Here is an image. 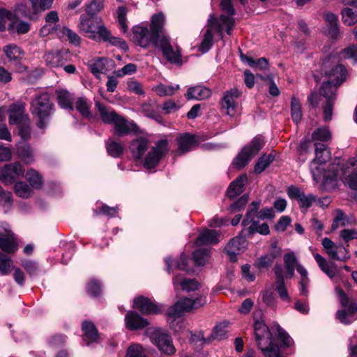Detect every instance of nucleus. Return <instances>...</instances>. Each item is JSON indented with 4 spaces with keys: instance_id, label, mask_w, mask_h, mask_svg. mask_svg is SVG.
I'll return each instance as SVG.
<instances>
[{
    "instance_id": "obj_41",
    "label": "nucleus",
    "mask_w": 357,
    "mask_h": 357,
    "mask_svg": "<svg viewBox=\"0 0 357 357\" xmlns=\"http://www.w3.org/2000/svg\"><path fill=\"white\" fill-rule=\"evenodd\" d=\"M44 59L47 66L50 68L61 66L65 62L62 52L57 50L52 51L45 54L44 56Z\"/></svg>"
},
{
    "instance_id": "obj_51",
    "label": "nucleus",
    "mask_w": 357,
    "mask_h": 357,
    "mask_svg": "<svg viewBox=\"0 0 357 357\" xmlns=\"http://www.w3.org/2000/svg\"><path fill=\"white\" fill-rule=\"evenodd\" d=\"M180 86L178 84H176L175 86L172 85H165L162 84H160L153 88V90L159 96H172L174 94L175 91L179 89Z\"/></svg>"
},
{
    "instance_id": "obj_39",
    "label": "nucleus",
    "mask_w": 357,
    "mask_h": 357,
    "mask_svg": "<svg viewBox=\"0 0 357 357\" xmlns=\"http://www.w3.org/2000/svg\"><path fill=\"white\" fill-rule=\"evenodd\" d=\"M165 23V17L162 13L154 14L151 17V30L155 33L158 38L164 36L163 30Z\"/></svg>"
},
{
    "instance_id": "obj_35",
    "label": "nucleus",
    "mask_w": 357,
    "mask_h": 357,
    "mask_svg": "<svg viewBox=\"0 0 357 357\" xmlns=\"http://www.w3.org/2000/svg\"><path fill=\"white\" fill-rule=\"evenodd\" d=\"M197 141L194 135L189 133L181 135L178 139V154L181 155L191 150Z\"/></svg>"
},
{
    "instance_id": "obj_10",
    "label": "nucleus",
    "mask_w": 357,
    "mask_h": 357,
    "mask_svg": "<svg viewBox=\"0 0 357 357\" xmlns=\"http://www.w3.org/2000/svg\"><path fill=\"white\" fill-rule=\"evenodd\" d=\"M155 47L160 49L163 56L170 63L178 66L183 64L181 48L177 45L172 46L169 36H162Z\"/></svg>"
},
{
    "instance_id": "obj_60",
    "label": "nucleus",
    "mask_w": 357,
    "mask_h": 357,
    "mask_svg": "<svg viewBox=\"0 0 357 357\" xmlns=\"http://www.w3.org/2000/svg\"><path fill=\"white\" fill-rule=\"evenodd\" d=\"M12 264L11 259L0 252V274L2 275H8L10 273Z\"/></svg>"
},
{
    "instance_id": "obj_56",
    "label": "nucleus",
    "mask_w": 357,
    "mask_h": 357,
    "mask_svg": "<svg viewBox=\"0 0 357 357\" xmlns=\"http://www.w3.org/2000/svg\"><path fill=\"white\" fill-rule=\"evenodd\" d=\"M247 226L248 233L250 234L257 232L262 235H267L270 233L269 227L266 223L258 225L257 221L255 220Z\"/></svg>"
},
{
    "instance_id": "obj_18",
    "label": "nucleus",
    "mask_w": 357,
    "mask_h": 357,
    "mask_svg": "<svg viewBox=\"0 0 357 357\" xmlns=\"http://www.w3.org/2000/svg\"><path fill=\"white\" fill-rule=\"evenodd\" d=\"M287 195L290 199H296L302 209L307 210L311 207L316 201V197L312 194L305 195L304 192L295 186H290L287 189Z\"/></svg>"
},
{
    "instance_id": "obj_12",
    "label": "nucleus",
    "mask_w": 357,
    "mask_h": 357,
    "mask_svg": "<svg viewBox=\"0 0 357 357\" xmlns=\"http://www.w3.org/2000/svg\"><path fill=\"white\" fill-rule=\"evenodd\" d=\"M322 245L329 257L333 260L346 261L350 258L349 252L342 244L336 245L329 238L322 240Z\"/></svg>"
},
{
    "instance_id": "obj_54",
    "label": "nucleus",
    "mask_w": 357,
    "mask_h": 357,
    "mask_svg": "<svg viewBox=\"0 0 357 357\" xmlns=\"http://www.w3.org/2000/svg\"><path fill=\"white\" fill-rule=\"evenodd\" d=\"M274 160V156L271 154L263 155L259 158L255 166V172L260 174Z\"/></svg>"
},
{
    "instance_id": "obj_63",
    "label": "nucleus",
    "mask_w": 357,
    "mask_h": 357,
    "mask_svg": "<svg viewBox=\"0 0 357 357\" xmlns=\"http://www.w3.org/2000/svg\"><path fill=\"white\" fill-rule=\"evenodd\" d=\"M141 112L149 118L159 121L160 115L155 111L153 105L151 102L142 105Z\"/></svg>"
},
{
    "instance_id": "obj_40",
    "label": "nucleus",
    "mask_w": 357,
    "mask_h": 357,
    "mask_svg": "<svg viewBox=\"0 0 357 357\" xmlns=\"http://www.w3.org/2000/svg\"><path fill=\"white\" fill-rule=\"evenodd\" d=\"M96 107L100 115L102 121L107 124H112L114 120L118 118L119 114L113 109L99 102H96Z\"/></svg>"
},
{
    "instance_id": "obj_45",
    "label": "nucleus",
    "mask_w": 357,
    "mask_h": 357,
    "mask_svg": "<svg viewBox=\"0 0 357 357\" xmlns=\"http://www.w3.org/2000/svg\"><path fill=\"white\" fill-rule=\"evenodd\" d=\"M75 107L82 117L86 119H89L91 117V103L86 98H78L75 102Z\"/></svg>"
},
{
    "instance_id": "obj_59",
    "label": "nucleus",
    "mask_w": 357,
    "mask_h": 357,
    "mask_svg": "<svg viewBox=\"0 0 357 357\" xmlns=\"http://www.w3.org/2000/svg\"><path fill=\"white\" fill-rule=\"evenodd\" d=\"M128 9L126 6H120L117 10V18L120 25V28L123 33H126L128 30L127 24L126 15Z\"/></svg>"
},
{
    "instance_id": "obj_27",
    "label": "nucleus",
    "mask_w": 357,
    "mask_h": 357,
    "mask_svg": "<svg viewBox=\"0 0 357 357\" xmlns=\"http://www.w3.org/2000/svg\"><path fill=\"white\" fill-rule=\"evenodd\" d=\"M59 20V15L56 11H50L45 16L46 24L41 28L40 31V34L43 36H47L52 32H55L56 34H57L59 28H61L57 24Z\"/></svg>"
},
{
    "instance_id": "obj_1",
    "label": "nucleus",
    "mask_w": 357,
    "mask_h": 357,
    "mask_svg": "<svg viewBox=\"0 0 357 357\" xmlns=\"http://www.w3.org/2000/svg\"><path fill=\"white\" fill-rule=\"evenodd\" d=\"M254 333L257 346L265 357H282L278 347L273 343L272 333L263 320L255 321Z\"/></svg>"
},
{
    "instance_id": "obj_29",
    "label": "nucleus",
    "mask_w": 357,
    "mask_h": 357,
    "mask_svg": "<svg viewBox=\"0 0 357 357\" xmlns=\"http://www.w3.org/2000/svg\"><path fill=\"white\" fill-rule=\"evenodd\" d=\"M126 327L130 330L143 328L149 325V321L139 316L137 312L130 311L125 317Z\"/></svg>"
},
{
    "instance_id": "obj_46",
    "label": "nucleus",
    "mask_w": 357,
    "mask_h": 357,
    "mask_svg": "<svg viewBox=\"0 0 357 357\" xmlns=\"http://www.w3.org/2000/svg\"><path fill=\"white\" fill-rule=\"evenodd\" d=\"M25 178L33 188L39 189L42 187L43 183V178L35 169H29L26 172Z\"/></svg>"
},
{
    "instance_id": "obj_57",
    "label": "nucleus",
    "mask_w": 357,
    "mask_h": 357,
    "mask_svg": "<svg viewBox=\"0 0 357 357\" xmlns=\"http://www.w3.org/2000/svg\"><path fill=\"white\" fill-rule=\"evenodd\" d=\"M213 35L210 29H207L204 33V38L199 46V51L202 53L207 52L213 45Z\"/></svg>"
},
{
    "instance_id": "obj_64",
    "label": "nucleus",
    "mask_w": 357,
    "mask_h": 357,
    "mask_svg": "<svg viewBox=\"0 0 357 357\" xmlns=\"http://www.w3.org/2000/svg\"><path fill=\"white\" fill-rule=\"evenodd\" d=\"M126 357H146L143 348L138 344H132L127 349Z\"/></svg>"
},
{
    "instance_id": "obj_58",
    "label": "nucleus",
    "mask_w": 357,
    "mask_h": 357,
    "mask_svg": "<svg viewBox=\"0 0 357 357\" xmlns=\"http://www.w3.org/2000/svg\"><path fill=\"white\" fill-rule=\"evenodd\" d=\"M342 21L344 24L348 26L354 25L357 22V12L351 8H346L342 11Z\"/></svg>"
},
{
    "instance_id": "obj_26",
    "label": "nucleus",
    "mask_w": 357,
    "mask_h": 357,
    "mask_svg": "<svg viewBox=\"0 0 357 357\" xmlns=\"http://www.w3.org/2000/svg\"><path fill=\"white\" fill-rule=\"evenodd\" d=\"M246 246V240L243 236H238L232 238L225 248L231 261H236V255L241 253Z\"/></svg>"
},
{
    "instance_id": "obj_13",
    "label": "nucleus",
    "mask_w": 357,
    "mask_h": 357,
    "mask_svg": "<svg viewBox=\"0 0 357 357\" xmlns=\"http://www.w3.org/2000/svg\"><path fill=\"white\" fill-rule=\"evenodd\" d=\"M168 151V142L161 139L156 142L155 146L151 149L145 158L144 166L146 169L155 167L162 157Z\"/></svg>"
},
{
    "instance_id": "obj_14",
    "label": "nucleus",
    "mask_w": 357,
    "mask_h": 357,
    "mask_svg": "<svg viewBox=\"0 0 357 357\" xmlns=\"http://www.w3.org/2000/svg\"><path fill=\"white\" fill-rule=\"evenodd\" d=\"M24 173L23 166L19 162L7 164L0 167V180L6 184H11L23 176Z\"/></svg>"
},
{
    "instance_id": "obj_62",
    "label": "nucleus",
    "mask_w": 357,
    "mask_h": 357,
    "mask_svg": "<svg viewBox=\"0 0 357 357\" xmlns=\"http://www.w3.org/2000/svg\"><path fill=\"white\" fill-rule=\"evenodd\" d=\"M14 188L16 195L22 198L29 197L32 192L30 187L24 182H17Z\"/></svg>"
},
{
    "instance_id": "obj_6",
    "label": "nucleus",
    "mask_w": 357,
    "mask_h": 357,
    "mask_svg": "<svg viewBox=\"0 0 357 357\" xmlns=\"http://www.w3.org/2000/svg\"><path fill=\"white\" fill-rule=\"evenodd\" d=\"M284 264L287 271V278H291L294 275V271L301 275L299 282V291L303 296H307L310 279L306 268L298 262L297 258L294 252H289L284 255Z\"/></svg>"
},
{
    "instance_id": "obj_23",
    "label": "nucleus",
    "mask_w": 357,
    "mask_h": 357,
    "mask_svg": "<svg viewBox=\"0 0 357 357\" xmlns=\"http://www.w3.org/2000/svg\"><path fill=\"white\" fill-rule=\"evenodd\" d=\"M112 61L105 57L93 59L89 61L88 67L91 73L97 78H100L101 74L105 73L109 69L108 66Z\"/></svg>"
},
{
    "instance_id": "obj_52",
    "label": "nucleus",
    "mask_w": 357,
    "mask_h": 357,
    "mask_svg": "<svg viewBox=\"0 0 357 357\" xmlns=\"http://www.w3.org/2000/svg\"><path fill=\"white\" fill-rule=\"evenodd\" d=\"M105 6V0H91L86 6V13L88 15L93 17L100 13Z\"/></svg>"
},
{
    "instance_id": "obj_37",
    "label": "nucleus",
    "mask_w": 357,
    "mask_h": 357,
    "mask_svg": "<svg viewBox=\"0 0 357 357\" xmlns=\"http://www.w3.org/2000/svg\"><path fill=\"white\" fill-rule=\"evenodd\" d=\"M248 181V177L245 174L238 176L229 186L227 195L230 198H234L243 191V186Z\"/></svg>"
},
{
    "instance_id": "obj_2",
    "label": "nucleus",
    "mask_w": 357,
    "mask_h": 357,
    "mask_svg": "<svg viewBox=\"0 0 357 357\" xmlns=\"http://www.w3.org/2000/svg\"><path fill=\"white\" fill-rule=\"evenodd\" d=\"M53 111L54 105L47 93L38 94L31 102V112L38 119L37 126L39 128H45Z\"/></svg>"
},
{
    "instance_id": "obj_3",
    "label": "nucleus",
    "mask_w": 357,
    "mask_h": 357,
    "mask_svg": "<svg viewBox=\"0 0 357 357\" xmlns=\"http://www.w3.org/2000/svg\"><path fill=\"white\" fill-rule=\"evenodd\" d=\"M220 6L222 10L227 13L229 16L221 15L220 18L218 19L213 15H211L208 23L211 27L216 30L220 38H222L224 30L228 35L231 34V30L235 24L234 18L232 17L235 15V10L231 3V0H222Z\"/></svg>"
},
{
    "instance_id": "obj_47",
    "label": "nucleus",
    "mask_w": 357,
    "mask_h": 357,
    "mask_svg": "<svg viewBox=\"0 0 357 357\" xmlns=\"http://www.w3.org/2000/svg\"><path fill=\"white\" fill-rule=\"evenodd\" d=\"M106 149L108 154L113 158L120 157L123 152L124 146L112 139L106 142Z\"/></svg>"
},
{
    "instance_id": "obj_32",
    "label": "nucleus",
    "mask_w": 357,
    "mask_h": 357,
    "mask_svg": "<svg viewBox=\"0 0 357 357\" xmlns=\"http://www.w3.org/2000/svg\"><path fill=\"white\" fill-rule=\"evenodd\" d=\"M149 141L144 137H138L130 144V150L136 159H140L149 147Z\"/></svg>"
},
{
    "instance_id": "obj_22",
    "label": "nucleus",
    "mask_w": 357,
    "mask_h": 357,
    "mask_svg": "<svg viewBox=\"0 0 357 357\" xmlns=\"http://www.w3.org/2000/svg\"><path fill=\"white\" fill-rule=\"evenodd\" d=\"M112 124L114 125V133L119 137L127 135L130 132L135 131L137 128V126L134 123L128 121L120 115Z\"/></svg>"
},
{
    "instance_id": "obj_53",
    "label": "nucleus",
    "mask_w": 357,
    "mask_h": 357,
    "mask_svg": "<svg viewBox=\"0 0 357 357\" xmlns=\"http://www.w3.org/2000/svg\"><path fill=\"white\" fill-rule=\"evenodd\" d=\"M291 114L293 121L298 123L302 119L301 105L298 99L295 97L291 98Z\"/></svg>"
},
{
    "instance_id": "obj_17",
    "label": "nucleus",
    "mask_w": 357,
    "mask_h": 357,
    "mask_svg": "<svg viewBox=\"0 0 357 357\" xmlns=\"http://www.w3.org/2000/svg\"><path fill=\"white\" fill-rule=\"evenodd\" d=\"M241 93L237 89H231L225 92L221 101V110L230 116L236 114L237 104L236 100Z\"/></svg>"
},
{
    "instance_id": "obj_21",
    "label": "nucleus",
    "mask_w": 357,
    "mask_h": 357,
    "mask_svg": "<svg viewBox=\"0 0 357 357\" xmlns=\"http://www.w3.org/2000/svg\"><path fill=\"white\" fill-rule=\"evenodd\" d=\"M336 319L343 324H350L357 319V303L351 301L349 307L340 310L336 313Z\"/></svg>"
},
{
    "instance_id": "obj_55",
    "label": "nucleus",
    "mask_w": 357,
    "mask_h": 357,
    "mask_svg": "<svg viewBox=\"0 0 357 357\" xmlns=\"http://www.w3.org/2000/svg\"><path fill=\"white\" fill-rule=\"evenodd\" d=\"M331 138V133L328 128L323 126L315 130L312 134L313 141L327 142Z\"/></svg>"
},
{
    "instance_id": "obj_34",
    "label": "nucleus",
    "mask_w": 357,
    "mask_h": 357,
    "mask_svg": "<svg viewBox=\"0 0 357 357\" xmlns=\"http://www.w3.org/2000/svg\"><path fill=\"white\" fill-rule=\"evenodd\" d=\"M173 284L175 288L180 286L182 290L186 291H195L199 287L198 282L195 279H186L181 275H176L173 278Z\"/></svg>"
},
{
    "instance_id": "obj_61",
    "label": "nucleus",
    "mask_w": 357,
    "mask_h": 357,
    "mask_svg": "<svg viewBox=\"0 0 357 357\" xmlns=\"http://www.w3.org/2000/svg\"><path fill=\"white\" fill-rule=\"evenodd\" d=\"M0 204L3 206L5 213H7L13 205L12 194L10 192L4 191L1 188H0Z\"/></svg>"
},
{
    "instance_id": "obj_36",
    "label": "nucleus",
    "mask_w": 357,
    "mask_h": 357,
    "mask_svg": "<svg viewBox=\"0 0 357 357\" xmlns=\"http://www.w3.org/2000/svg\"><path fill=\"white\" fill-rule=\"evenodd\" d=\"M17 154L26 164H31L34 161L33 151L29 144L20 142L17 144Z\"/></svg>"
},
{
    "instance_id": "obj_43",
    "label": "nucleus",
    "mask_w": 357,
    "mask_h": 357,
    "mask_svg": "<svg viewBox=\"0 0 357 357\" xmlns=\"http://www.w3.org/2000/svg\"><path fill=\"white\" fill-rule=\"evenodd\" d=\"M56 99L59 106L63 109H73V96L64 89H58L56 91Z\"/></svg>"
},
{
    "instance_id": "obj_30",
    "label": "nucleus",
    "mask_w": 357,
    "mask_h": 357,
    "mask_svg": "<svg viewBox=\"0 0 357 357\" xmlns=\"http://www.w3.org/2000/svg\"><path fill=\"white\" fill-rule=\"evenodd\" d=\"M211 96V90L202 85H197L190 87L185 94L188 100H202L206 99Z\"/></svg>"
},
{
    "instance_id": "obj_24",
    "label": "nucleus",
    "mask_w": 357,
    "mask_h": 357,
    "mask_svg": "<svg viewBox=\"0 0 357 357\" xmlns=\"http://www.w3.org/2000/svg\"><path fill=\"white\" fill-rule=\"evenodd\" d=\"M82 330L84 333L83 340L87 346L99 342L100 336L94 324L89 321H84L82 325Z\"/></svg>"
},
{
    "instance_id": "obj_11",
    "label": "nucleus",
    "mask_w": 357,
    "mask_h": 357,
    "mask_svg": "<svg viewBox=\"0 0 357 357\" xmlns=\"http://www.w3.org/2000/svg\"><path fill=\"white\" fill-rule=\"evenodd\" d=\"M349 167H357V159H350L345 165L341 167L340 172L336 169H333V174L328 183H335L338 177H341L346 185L353 190H357V172H352L346 176L347 169Z\"/></svg>"
},
{
    "instance_id": "obj_15",
    "label": "nucleus",
    "mask_w": 357,
    "mask_h": 357,
    "mask_svg": "<svg viewBox=\"0 0 357 357\" xmlns=\"http://www.w3.org/2000/svg\"><path fill=\"white\" fill-rule=\"evenodd\" d=\"M320 93L326 99V104L324 106V121H331L335 100V86H332L329 82H324L321 87Z\"/></svg>"
},
{
    "instance_id": "obj_9",
    "label": "nucleus",
    "mask_w": 357,
    "mask_h": 357,
    "mask_svg": "<svg viewBox=\"0 0 357 357\" xmlns=\"http://www.w3.org/2000/svg\"><path fill=\"white\" fill-rule=\"evenodd\" d=\"M132 40L137 45L146 48L151 45L155 47L160 38L151 29L142 24L135 25L132 28Z\"/></svg>"
},
{
    "instance_id": "obj_38",
    "label": "nucleus",
    "mask_w": 357,
    "mask_h": 357,
    "mask_svg": "<svg viewBox=\"0 0 357 357\" xmlns=\"http://www.w3.org/2000/svg\"><path fill=\"white\" fill-rule=\"evenodd\" d=\"M323 17L327 23L328 34L331 36V38H337L339 35L337 16L331 12H325Z\"/></svg>"
},
{
    "instance_id": "obj_28",
    "label": "nucleus",
    "mask_w": 357,
    "mask_h": 357,
    "mask_svg": "<svg viewBox=\"0 0 357 357\" xmlns=\"http://www.w3.org/2000/svg\"><path fill=\"white\" fill-rule=\"evenodd\" d=\"M38 2V0H29L30 6H28L26 2L21 1L16 6L15 11L17 14L31 19L39 13Z\"/></svg>"
},
{
    "instance_id": "obj_49",
    "label": "nucleus",
    "mask_w": 357,
    "mask_h": 357,
    "mask_svg": "<svg viewBox=\"0 0 357 357\" xmlns=\"http://www.w3.org/2000/svg\"><path fill=\"white\" fill-rule=\"evenodd\" d=\"M211 250L208 248L199 249L192 254L194 262L197 266H204L210 258Z\"/></svg>"
},
{
    "instance_id": "obj_42",
    "label": "nucleus",
    "mask_w": 357,
    "mask_h": 357,
    "mask_svg": "<svg viewBox=\"0 0 357 357\" xmlns=\"http://www.w3.org/2000/svg\"><path fill=\"white\" fill-rule=\"evenodd\" d=\"M92 17H87L82 15L80 17V22L79 27L81 31L84 33H90L89 36L91 38L96 40V31L97 26L94 25V20L91 19Z\"/></svg>"
},
{
    "instance_id": "obj_8",
    "label": "nucleus",
    "mask_w": 357,
    "mask_h": 357,
    "mask_svg": "<svg viewBox=\"0 0 357 357\" xmlns=\"http://www.w3.org/2000/svg\"><path fill=\"white\" fill-rule=\"evenodd\" d=\"M264 140L260 137H255L251 142L245 146L241 153L233 161L234 165L238 168L244 167L248 162L264 146Z\"/></svg>"
},
{
    "instance_id": "obj_50",
    "label": "nucleus",
    "mask_w": 357,
    "mask_h": 357,
    "mask_svg": "<svg viewBox=\"0 0 357 357\" xmlns=\"http://www.w3.org/2000/svg\"><path fill=\"white\" fill-rule=\"evenodd\" d=\"M261 202L259 201L252 202L249 206V208L247 211L245 219L243 220L242 225L244 227L249 225L251 222L255 221V217H257V210L260 206Z\"/></svg>"
},
{
    "instance_id": "obj_16",
    "label": "nucleus",
    "mask_w": 357,
    "mask_h": 357,
    "mask_svg": "<svg viewBox=\"0 0 357 357\" xmlns=\"http://www.w3.org/2000/svg\"><path fill=\"white\" fill-rule=\"evenodd\" d=\"M97 31L96 34L98 35L100 40L109 43V44L119 47L122 50L126 51L128 46L125 40L119 37L113 36L111 31L102 23L101 18H97Z\"/></svg>"
},
{
    "instance_id": "obj_44",
    "label": "nucleus",
    "mask_w": 357,
    "mask_h": 357,
    "mask_svg": "<svg viewBox=\"0 0 357 357\" xmlns=\"http://www.w3.org/2000/svg\"><path fill=\"white\" fill-rule=\"evenodd\" d=\"M313 256L319 268L330 278H333L335 275V271L328 263L326 259L318 253L313 254Z\"/></svg>"
},
{
    "instance_id": "obj_33",
    "label": "nucleus",
    "mask_w": 357,
    "mask_h": 357,
    "mask_svg": "<svg viewBox=\"0 0 357 357\" xmlns=\"http://www.w3.org/2000/svg\"><path fill=\"white\" fill-rule=\"evenodd\" d=\"M219 241V235L216 231L206 229L202 231L196 239L195 244L197 246L215 244Z\"/></svg>"
},
{
    "instance_id": "obj_4",
    "label": "nucleus",
    "mask_w": 357,
    "mask_h": 357,
    "mask_svg": "<svg viewBox=\"0 0 357 357\" xmlns=\"http://www.w3.org/2000/svg\"><path fill=\"white\" fill-rule=\"evenodd\" d=\"M321 73L329 79L327 82L335 86V92L337 87L345 81L347 73L345 67L339 63L336 56L332 55L323 61Z\"/></svg>"
},
{
    "instance_id": "obj_48",
    "label": "nucleus",
    "mask_w": 357,
    "mask_h": 357,
    "mask_svg": "<svg viewBox=\"0 0 357 357\" xmlns=\"http://www.w3.org/2000/svg\"><path fill=\"white\" fill-rule=\"evenodd\" d=\"M3 51L7 58L10 61L20 60L23 56L22 51L15 45H8L5 46Z\"/></svg>"
},
{
    "instance_id": "obj_7",
    "label": "nucleus",
    "mask_w": 357,
    "mask_h": 357,
    "mask_svg": "<svg viewBox=\"0 0 357 357\" xmlns=\"http://www.w3.org/2000/svg\"><path fill=\"white\" fill-rule=\"evenodd\" d=\"M206 303V297L198 296L195 298H184L181 299L167 311L169 317H181L185 312L203 306Z\"/></svg>"
},
{
    "instance_id": "obj_5",
    "label": "nucleus",
    "mask_w": 357,
    "mask_h": 357,
    "mask_svg": "<svg viewBox=\"0 0 357 357\" xmlns=\"http://www.w3.org/2000/svg\"><path fill=\"white\" fill-rule=\"evenodd\" d=\"M315 158L310 163V171L313 178L316 182L323 181L324 184H327L331 176L326 175L324 169L321 167L331 159V151L326 145L321 143H315Z\"/></svg>"
},
{
    "instance_id": "obj_31",
    "label": "nucleus",
    "mask_w": 357,
    "mask_h": 357,
    "mask_svg": "<svg viewBox=\"0 0 357 357\" xmlns=\"http://www.w3.org/2000/svg\"><path fill=\"white\" fill-rule=\"evenodd\" d=\"M29 119L28 116L24 114V107L19 103H13L9 108V123L10 124H19Z\"/></svg>"
},
{
    "instance_id": "obj_25",
    "label": "nucleus",
    "mask_w": 357,
    "mask_h": 357,
    "mask_svg": "<svg viewBox=\"0 0 357 357\" xmlns=\"http://www.w3.org/2000/svg\"><path fill=\"white\" fill-rule=\"evenodd\" d=\"M4 232L0 231V248L5 252L13 253L17 250L13 233L5 228Z\"/></svg>"
},
{
    "instance_id": "obj_19",
    "label": "nucleus",
    "mask_w": 357,
    "mask_h": 357,
    "mask_svg": "<svg viewBox=\"0 0 357 357\" xmlns=\"http://www.w3.org/2000/svg\"><path fill=\"white\" fill-rule=\"evenodd\" d=\"M151 340L161 352L167 355H173L176 352L171 337L166 333L156 332L153 334Z\"/></svg>"
},
{
    "instance_id": "obj_20",
    "label": "nucleus",
    "mask_w": 357,
    "mask_h": 357,
    "mask_svg": "<svg viewBox=\"0 0 357 357\" xmlns=\"http://www.w3.org/2000/svg\"><path fill=\"white\" fill-rule=\"evenodd\" d=\"M133 307L143 314H158L160 311L158 305L149 298L139 296L134 300Z\"/></svg>"
}]
</instances>
